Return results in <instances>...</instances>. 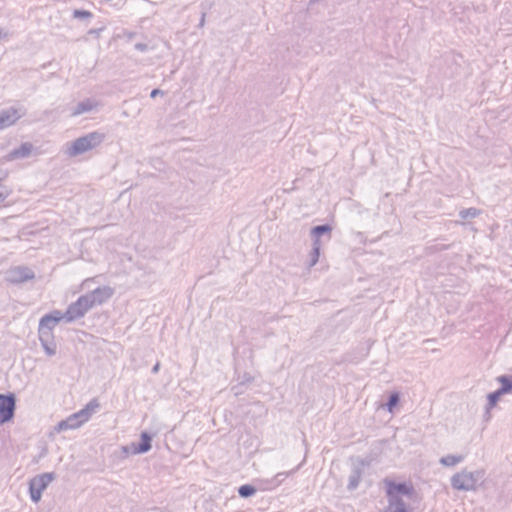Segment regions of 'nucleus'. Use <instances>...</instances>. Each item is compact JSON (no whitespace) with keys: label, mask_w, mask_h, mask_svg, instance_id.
<instances>
[{"label":"nucleus","mask_w":512,"mask_h":512,"mask_svg":"<svg viewBox=\"0 0 512 512\" xmlns=\"http://www.w3.org/2000/svg\"><path fill=\"white\" fill-rule=\"evenodd\" d=\"M106 135L100 131L90 132L65 145L64 153L69 157H76L100 146Z\"/></svg>","instance_id":"1"},{"label":"nucleus","mask_w":512,"mask_h":512,"mask_svg":"<svg viewBox=\"0 0 512 512\" xmlns=\"http://www.w3.org/2000/svg\"><path fill=\"white\" fill-rule=\"evenodd\" d=\"M100 404L97 399L91 400L83 409L71 414L65 420L60 421L55 427L56 432L73 430L81 427L91 416L99 409Z\"/></svg>","instance_id":"2"},{"label":"nucleus","mask_w":512,"mask_h":512,"mask_svg":"<svg viewBox=\"0 0 512 512\" xmlns=\"http://www.w3.org/2000/svg\"><path fill=\"white\" fill-rule=\"evenodd\" d=\"M389 505L386 512H409L410 488L404 483H389L387 487Z\"/></svg>","instance_id":"3"},{"label":"nucleus","mask_w":512,"mask_h":512,"mask_svg":"<svg viewBox=\"0 0 512 512\" xmlns=\"http://www.w3.org/2000/svg\"><path fill=\"white\" fill-rule=\"evenodd\" d=\"M485 471L483 469L468 471L466 469L456 473L451 478V485L459 491H475L478 483L483 479Z\"/></svg>","instance_id":"4"},{"label":"nucleus","mask_w":512,"mask_h":512,"mask_svg":"<svg viewBox=\"0 0 512 512\" xmlns=\"http://www.w3.org/2000/svg\"><path fill=\"white\" fill-rule=\"evenodd\" d=\"M53 473H43L33 477L29 482L30 498L33 502L37 503L42 497L43 491L54 480Z\"/></svg>","instance_id":"5"},{"label":"nucleus","mask_w":512,"mask_h":512,"mask_svg":"<svg viewBox=\"0 0 512 512\" xmlns=\"http://www.w3.org/2000/svg\"><path fill=\"white\" fill-rule=\"evenodd\" d=\"M92 309V306L89 302V299L87 298L86 294L83 296H80L77 301L71 303L66 312V322L71 323L77 319H80L84 317V315Z\"/></svg>","instance_id":"6"},{"label":"nucleus","mask_w":512,"mask_h":512,"mask_svg":"<svg viewBox=\"0 0 512 512\" xmlns=\"http://www.w3.org/2000/svg\"><path fill=\"white\" fill-rule=\"evenodd\" d=\"M62 320L66 322V316L60 310L44 315L39 321L38 334L53 335V329Z\"/></svg>","instance_id":"7"},{"label":"nucleus","mask_w":512,"mask_h":512,"mask_svg":"<svg viewBox=\"0 0 512 512\" xmlns=\"http://www.w3.org/2000/svg\"><path fill=\"white\" fill-rule=\"evenodd\" d=\"M25 114L26 110L23 107H9L0 111V130L14 125Z\"/></svg>","instance_id":"8"},{"label":"nucleus","mask_w":512,"mask_h":512,"mask_svg":"<svg viewBox=\"0 0 512 512\" xmlns=\"http://www.w3.org/2000/svg\"><path fill=\"white\" fill-rule=\"evenodd\" d=\"M16 399L13 394H0V424L10 421L15 412Z\"/></svg>","instance_id":"9"},{"label":"nucleus","mask_w":512,"mask_h":512,"mask_svg":"<svg viewBox=\"0 0 512 512\" xmlns=\"http://www.w3.org/2000/svg\"><path fill=\"white\" fill-rule=\"evenodd\" d=\"M114 294V289L110 286H102L94 289L90 293H87L86 296L89 299V302L92 308L96 305H102L107 302Z\"/></svg>","instance_id":"10"},{"label":"nucleus","mask_w":512,"mask_h":512,"mask_svg":"<svg viewBox=\"0 0 512 512\" xmlns=\"http://www.w3.org/2000/svg\"><path fill=\"white\" fill-rule=\"evenodd\" d=\"M34 278L32 270L26 267H15L7 272L6 279L11 283H22Z\"/></svg>","instance_id":"11"},{"label":"nucleus","mask_w":512,"mask_h":512,"mask_svg":"<svg viewBox=\"0 0 512 512\" xmlns=\"http://www.w3.org/2000/svg\"><path fill=\"white\" fill-rule=\"evenodd\" d=\"M152 437L147 432L141 433V443L136 445L132 443L129 447H124L125 452H131L132 454H143L151 449Z\"/></svg>","instance_id":"12"},{"label":"nucleus","mask_w":512,"mask_h":512,"mask_svg":"<svg viewBox=\"0 0 512 512\" xmlns=\"http://www.w3.org/2000/svg\"><path fill=\"white\" fill-rule=\"evenodd\" d=\"M99 106V103L93 99H85L84 101L79 102L71 111V116L76 117L82 115L84 113L91 112Z\"/></svg>","instance_id":"13"},{"label":"nucleus","mask_w":512,"mask_h":512,"mask_svg":"<svg viewBox=\"0 0 512 512\" xmlns=\"http://www.w3.org/2000/svg\"><path fill=\"white\" fill-rule=\"evenodd\" d=\"M33 151V145L29 142L22 143L20 147L12 150L7 155V160L12 161L16 159H24L31 155Z\"/></svg>","instance_id":"14"},{"label":"nucleus","mask_w":512,"mask_h":512,"mask_svg":"<svg viewBox=\"0 0 512 512\" xmlns=\"http://www.w3.org/2000/svg\"><path fill=\"white\" fill-rule=\"evenodd\" d=\"M39 341L47 356H54L57 346L54 341V335L38 334Z\"/></svg>","instance_id":"15"},{"label":"nucleus","mask_w":512,"mask_h":512,"mask_svg":"<svg viewBox=\"0 0 512 512\" xmlns=\"http://www.w3.org/2000/svg\"><path fill=\"white\" fill-rule=\"evenodd\" d=\"M361 477H362L361 469L359 467H355L349 476L348 488L350 490L356 489L361 481Z\"/></svg>","instance_id":"16"},{"label":"nucleus","mask_w":512,"mask_h":512,"mask_svg":"<svg viewBox=\"0 0 512 512\" xmlns=\"http://www.w3.org/2000/svg\"><path fill=\"white\" fill-rule=\"evenodd\" d=\"M497 381L501 384L498 390L502 395L512 392V380L508 376H499Z\"/></svg>","instance_id":"17"},{"label":"nucleus","mask_w":512,"mask_h":512,"mask_svg":"<svg viewBox=\"0 0 512 512\" xmlns=\"http://www.w3.org/2000/svg\"><path fill=\"white\" fill-rule=\"evenodd\" d=\"M464 459L461 455H446L440 459V463L447 467H453Z\"/></svg>","instance_id":"18"},{"label":"nucleus","mask_w":512,"mask_h":512,"mask_svg":"<svg viewBox=\"0 0 512 512\" xmlns=\"http://www.w3.org/2000/svg\"><path fill=\"white\" fill-rule=\"evenodd\" d=\"M332 228L330 225H318L312 228L311 235L313 237H320L321 235L327 233L329 234L331 232Z\"/></svg>","instance_id":"19"},{"label":"nucleus","mask_w":512,"mask_h":512,"mask_svg":"<svg viewBox=\"0 0 512 512\" xmlns=\"http://www.w3.org/2000/svg\"><path fill=\"white\" fill-rule=\"evenodd\" d=\"M238 493L241 497L247 498L254 495L256 493V489L254 486L246 484L239 487Z\"/></svg>","instance_id":"20"},{"label":"nucleus","mask_w":512,"mask_h":512,"mask_svg":"<svg viewBox=\"0 0 512 512\" xmlns=\"http://www.w3.org/2000/svg\"><path fill=\"white\" fill-rule=\"evenodd\" d=\"M479 214H480V210H478L477 208H473V207L463 209L459 212V215L462 219L475 218Z\"/></svg>","instance_id":"21"},{"label":"nucleus","mask_w":512,"mask_h":512,"mask_svg":"<svg viewBox=\"0 0 512 512\" xmlns=\"http://www.w3.org/2000/svg\"><path fill=\"white\" fill-rule=\"evenodd\" d=\"M501 396L502 394L499 390H496L488 395L487 411H489L497 404Z\"/></svg>","instance_id":"22"},{"label":"nucleus","mask_w":512,"mask_h":512,"mask_svg":"<svg viewBox=\"0 0 512 512\" xmlns=\"http://www.w3.org/2000/svg\"><path fill=\"white\" fill-rule=\"evenodd\" d=\"M398 402H399V394L392 393L389 397L387 404H386L387 410L392 412L393 408L398 404Z\"/></svg>","instance_id":"23"},{"label":"nucleus","mask_w":512,"mask_h":512,"mask_svg":"<svg viewBox=\"0 0 512 512\" xmlns=\"http://www.w3.org/2000/svg\"><path fill=\"white\" fill-rule=\"evenodd\" d=\"M298 469V467L295 469V471ZM294 472V470L290 471V472H280L278 474L275 475L273 481L275 482V486L279 485L286 477H288L289 475H291L292 473Z\"/></svg>","instance_id":"24"},{"label":"nucleus","mask_w":512,"mask_h":512,"mask_svg":"<svg viewBox=\"0 0 512 512\" xmlns=\"http://www.w3.org/2000/svg\"><path fill=\"white\" fill-rule=\"evenodd\" d=\"M74 18H81V19H90L92 17V13L86 10H74L73 12Z\"/></svg>","instance_id":"25"},{"label":"nucleus","mask_w":512,"mask_h":512,"mask_svg":"<svg viewBox=\"0 0 512 512\" xmlns=\"http://www.w3.org/2000/svg\"><path fill=\"white\" fill-rule=\"evenodd\" d=\"M319 256H320V252H318L317 250L316 251L312 250V252L310 254L311 260L309 263V267H313L314 265H316V263L319 260Z\"/></svg>","instance_id":"26"},{"label":"nucleus","mask_w":512,"mask_h":512,"mask_svg":"<svg viewBox=\"0 0 512 512\" xmlns=\"http://www.w3.org/2000/svg\"><path fill=\"white\" fill-rule=\"evenodd\" d=\"M321 243L319 237H314L312 250L320 252Z\"/></svg>","instance_id":"27"},{"label":"nucleus","mask_w":512,"mask_h":512,"mask_svg":"<svg viewBox=\"0 0 512 512\" xmlns=\"http://www.w3.org/2000/svg\"><path fill=\"white\" fill-rule=\"evenodd\" d=\"M135 49L141 51V52H144L148 49V46L145 44V43H136L135 44Z\"/></svg>","instance_id":"28"},{"label":"nucleus","mask_w":512,"mask_h":512,"mask_svg":"<svg viewBox=\"0 0 512 512\" xmlns=\"http://www.w3.org/2000/svg\"><path fill=\"white\" fill-rule=\"evenodd\" d=\"M158 95H163V91L160 90V89H153L150 93V97L151 98H155L157 97Z\"/></svg>","instance_id":"29"},{"label":"nucleus","mask_w":512,"mask_h":512,"mask_svg":"<svg viewBox=\"0 0 512 512\" xmlns=\"http://www.w3.org/2000/svg\"><path fill=\"white\" fill-rule=\"evenodd\" d=\"M7 172L4 170H0V182H2L7 177Z\"/></svg>","instance_id":"30"},{"label":"nucleus","mask_w":512,"mask_h":512,"mask_svg":"<svg viewBox=\"0 0 512 512\" xmlns=\"http://www.w3.org/2000/svg\"><path fill=\"white\" fill-rule=\"evenodd\" d=\"M205 17H206V14L203 13L202 17L200 19V22H199V27H203L204 26V24H205Z\"/></svg>","instance_id":"31"},{"label":"nucleus","mask_w":512,"mask_h":512,"mask_svg":"<svg viewBox=\"0 0 512 512\" xmlns=\"http://www.w3.org/2000/svg\"><path fill=\"white\" fill-rule=\"evenodd\" d=\"M159 368H160V364L159 363H156L153 368H152V372L155 374L159 371Z\"/></svg>","instance_id":"32"},{"label":"nucleus","mask_w":512,"mask_h":512,"mask_svg":"<svg viewBox=\"0 0 512 512\" xmlns=\"http://www.w3.org/2000/svg\"><path fill=\"white\" fill-rule=\"evenodd\" d=\"M6 195L3 193H0V203H2L6 199Z\"/></svg>","instance_id":"33"},{"label":"nucleus","mask_w":512,"mask_h":512,"mask_svg":"<svg viewBox=\"0 0 512 512\" xmlns=\"http://www.w3.org/2000/svg\"><path fill=\"white\" fill-rule=\"evenodd\" d=\"M92 280H93V279H90V278L86 279V280L83 282V285H86L87 283H89V282H90V281H92Z\"/></svg>","instance_id":"34"},{"label":"nucleus","mask_w":512,"mask_h":512,"mask_svg":"<svg viewBox=\"0 0 512 512\" xmlns=\"http://www.w3.org/2000/svg\"><path fill=\"white\" fill-rule=\"evenodd\" d=\"M245 381L250 382V381H252V378L251 377L245 378Z\"/></svg>","instance_id":"35"}]
</instances>
